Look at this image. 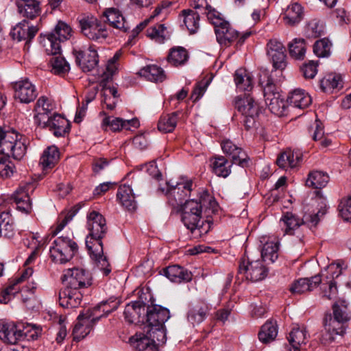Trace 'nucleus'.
<instances>
[{
  "label": "nucleus",
  "instance_id": "47",
  "mask_svg": "<svg viewBox=\"0 0 351 351\" xmlns=\"http://www.w3.org/2000/svg\"><path fill=\"white\" fill-rule=\"evenodd\" d=\"M234 82L241 90L250 91L252 88V78L251 75L245 69H239L234 74Z\"/></svg>",
  "mask_w": 351,
  "mask_h": 351
},
{
  "label": "nucleus",
  "instance_id": "12",
  "mask_svg": "<svg viewBox=\"0 0 351 351\" xmlns=\"http://www.w3.org/2000/svg\"><path fill=\"white\" fill-rule=\"evenodd\" d=\"M79 24L82 33L90 40L101 43L108 36L105 25L93 16L80 17Z\"/></svg>",
  "mask_w": 351,
  "mask_h": 351
},
{
  "label": "nucleus",
  "instance_id": "43",
  "mask_svg": "<svg viewBox=\"0 0 351 351\" xmlns=\"http://www.w3.org/2000/svg\"><path fill=\"white\" fill-rule=\"evenodd\" d=\"M285 226V234H295V231L301 226L303 228L302 219H300L296 215L287 212L282 218Z\"/></svg>",
  "mask_w": 351,
  "mask_h": 351
},
{
  "label": "nucleus",
  "instance_id": "52",
  "mask_svg": "<svg viewBox=\"0 0 351 351\" xmlns=\"http://www.w3.org/2000/svg\"><path fill=\"white\" fill-rule=\"evenodd\" d=\"M290 56L296 60H303L306 53V43L302 38H295L289 45Z\"/></svg>",
  "mask_w": 351,
  "mask_h": 351
},
{
  "label": "nucleus",
  "instance_id": "55",
  "mask_svg": "<svg viewBox=\"0 0 351 351\" xmlns=\"http://www.w3.org/2000/svg\"><path fill=\"white\" fill-rule=\"evenodd\" d=\"M0 222L2 228V236L7 239H12L15 236L16 230L8 213L0 214Z\"/></svg>",
  "mask_w": 351,
  "mask_h": 351
},
{
  "label": "nucleus",
  "instance_id": "28",
  "mask_svg": "<svg viewBox=\"0 0 351 351\" xmlns=\"http://www.w3.org/2000/svg\"><path fill=\"white\" fill-rule=\"evenodd\" d=\"M103 15L111 27L123 32H127L129 30L130 27L129 23L117 8H108L105 10Z\"/></svg>",
  "mask_w": 351,
  "mask_h": 351
},
{
  "label": "nucleus",
  "instance_id": "25",
  "mask_svg": "<svg viewBox=\"0 0 351 351\" xmlns=\"http://www.w3.org/2000/svg\"><path fill=\"white\" fill-rule=\"evenodd\" d=\"M221 148L225 154L232 157L233 163L237 164L243 167L247 166L248 159L246 154L241 147L233 143L232 141L230 140L223 141L221 143Z\"/></svg>",
  "mask_w": 351,
  "mask_h": 351
},
{
  "label": "nucleus",
  "instance_id": "21",
  "mask_svg": "<svg viewBox=\"0 0 351 351\" xmlns=\"http://www.w3.org/2000/svg\"><path fill=\"white\" fill-rule=\"evenodd\" d=\"M147 307V306L141 301L128 304L124 311L125 319L131 324H145Z\"/></svg>",
  "mask_w": 351,
  "mask_h": 351
},
{
  "label": "nucleus",
  "instance_id": "63",
  "mask_svg": "<svg viewBox=\"0 0 351 351\" xmlns=\"http://www.w3.org/2000/svg\"><path fill=\"white\" fill-rule=\"evenodd\" d=\"M147 36L158 43H163L167 36V28L163 24H158L149 28Z\"/></svg>",
  "mask_w": 351,
  "mask_h": 351
},
{
  "label": "nucleus",
  "instance_id": "26",
  "mask_svg": "<svg viewBox=\"0 0 351 351\" xmlns=\"http://www.w3.org/2000/svg\"><path fill=\"white\" fill-rule=\"evenodd\" d=\"M215 32L217 42L223 46L229 45L239 36L238 32L226 21L215 28Z\"/></svg>",
  "mask_w": 351,
  "mask_h": 351
},
{
  "label": "nucleus",
  "instance_id": "29",
  "mask_svg": "<svg viewBox=\"0 0 351 351\" xmlns=\"http://www.w3.org/2000/svg\"><path fill=\"white\" fill-rule=\"evenodd\" d=\"M163 274L171 282L180 283L191 280L193 274L186 269L177 265L163 269Z\"/></svg>",
  "mask_w": 351,
  "mask_h": 351
},
{
  "label": "nucleus",
  "instance_id": "59",
  "mask_svg": "<svg viewBox=\"0 0 351 351\" xmlns=\"http://www.w3.org/2000/svg\"><path fill=\"white\" fill-rule=\"evenodd\" d=\"M110 303H112V308H110L109 306H108V302H104L103 301L95 307L87 310L90 314H93L94 313L95 315H102L101 317H106L108 315L118 308L120 304V301L118 300H111Z\"/></svg>",
  "mask_w": 351,
  "mask_h": 351
},
{
  "label": "nucleus",
  "instance_id": "38",
  "mask_svg": "<svg viewBox=\"0 0 351 351\" xmlns=\"http://www.w3.org/2000/svg\"><path fill=\"white\" fill-rule=\"evenodd\" d=\"M60 158L58 148L54 145L45 149L40 157L39 164L43 169H51L55 166Z\"/></svg>",
  "mask_w": 351,
  "mask_h": 351
},
{
  "label": "nucleus",
  "instance_id": "27",
  "mask_svg": "<svg viewBox=\"0 0 351 351\" xmlns=\"http://www.w3.org/2000/svg\"><path fill=\"white\" fill-rule=\"evenodd\" d=\"M302 161V154L298 151L287 149L282 152L276 160L278 166L284 169L296 168Z\"/></svg>",
  "mask_w": 351,
  "mask_h": 351
},
{
  "label": "nucleus",
  "instance_id": "10",
  "mask_svg": "<svg viewBox=\"0 0 351 351\" xmlns=\"http://www.w3.org/2000/svg\"><path fill=\"white\" fill-rule=\"evenodd\" d=\"M324 330L320 338L322 343L330 345L341 340L347 328V324L332 317L331 313H326L323 319Z\"/></svg>",
  "mask_w": 351,
  "mask_h": 351
},
{
  "label": "nucleus",
  "instance_id": "39",
  "mask_svg": "<svg viewBox=\"0 0 351 351\" xmlns=\"http://www.w3.org/2000/svg\"><path fill=\"white\" fill-rule=\"evenodd\" d=\"M213 172L218 177L226 178L231 173V163L223 156H215L211 160Z\"/></svg>",
  "mask_w": 351,
  "mask_h": 351
},
{
  "label": "nucleus",
  "instance_id": "3",
  "mask_svg": "<svg viewBox=\"0 0 351 351\" xmlns=\"http://www.w3.org/2000/svg\"><path fill=\"white\" fill-rule=\"evenodd\" d=\"M87 228L89 234L86 239V245L88 253L98 269L105 276H108L111 272V267L107 257L104 254L101 241L108 231L106 219L97 211L90 212L87 215Z\"/></svg>",
  "mask_w": 351,
  "mask_h": 351
},
{
  "label": "nucleus",
  "instance_id": "49",
  "mask_svg": "<svg viewBox=\"0 0 351 351\" xmlns=\"http://www.w3.org/2000/svg\"><path fill=\"white\" fill-rule=\"evenodd\" d=\"M328 181L329 177L327 173L315 171L308 174L306 184L313 189H322L326 186Z\"/></svg>",
  "mask_w": 351,
  "mask_h": 351
},
{
  "label": "nucleus",
  "instance_id": "37",
  "mask_svg": "<svg viewBox=\"0 0 351 351\" xmlns=\"http://www.w3.org/2000/svg\"><path fill=\"white\" fill-rule=\"evenodd\" d=\"M195 9L199 10L202 14H205L215 28L224 21L223 19L221 17L220 13L208 5L205 0H198L197 4L195 5Z\"/></svg>",
  "mask_w": 351,
  "mask_h": 351
},
{
  "label": "nucleus",
  "instance_id": "20",
  "mask_svg": "<svg viewBox=\"0 0 351 351\" xmlns=\"http://www.w3.org/2000/svg\"><path fill=\"white\" fill-rule=\"evenodd\" d=\"M13 88L15 98L21 103L29 104L33 101L38 95L35 86L27 79L16 82Z\"/></svg>",
  "mask_w": 351,
  "mask_h": 351
},
{
  "label": "nucleus",
  "instance_id": "57",
  "mask_svg": "<svg viewBox=\"0 0 351 351\" xmlns=\"http://www.w3.org/2000/svg\"><path fill=\"white\" fill-rule=\"evenodd\" d=\"M42 328L32 324H21L23 342L36 340L41 335Z\"/></svg>",
  "mask_w": 351,
  "mask_h": 351
},
{
  "label": "nucleus",
  "instance_id": "45",
  "mask_svg": "<svg viewBox=\"0 0 351 351\" xmlns=\"http://www.w3.org/2000/svg\"><path fill=\"white\" fill-rule=\"evenodd\" d=\"M144 332L147 334L152 341H154L158 348L159 346L165 344L167 341V335L165 326L160 327L145 326L144 328Z\"/></svg>",
  "mask_w": 351,
  "mask_h": 351
},
{
  "label": "nucleus",
  "instance_id": "31",
  "mask_svg": "<svg viewBox=\"0 0 351 351\" xmlns=\"http://www.w3.org/2000/svg\"><path fill=\"white\" fill-rule=\"evenodd\" d=\"M117 197L119 203L128 210L133 211L136 208L135 195L130 185L121 184L118 189Z\"/></svg>",
  "mask_w": 351,
  "mask_h": 351
},
{
  "label": "nucleus",
  "instance_id": "15",
  "mask_svg": "<svg viewBox=\"0 0 351 351\" xmlns=\"http://www.w3.org/2000/svg\"><path fill=\"white\" fill-rule=\"evenodd\" d=\"M76 64L83 72L93 70L99 62V56L95 47L90 46L84 50H73Z\"/></svg>",
  "mask_w": 351,
  "mask_h": 351
},
{
  "label": "nucleus",
  "instance_id": "19",
  "mask_svg": "<svg viewBox=\"0 0 351 351\" xmlns=\"http://www.w3.org/2000/svg\"><path fill=\"white\" fill-rule=\"evenodd\" d=\"M54 106L51 100L45 96H41L36 101L34 111V121L37 125L45 128L46 123L52 116Z\"/></svg>",
  "mask_w": 351,
  "mask_h": 351
},
{
  "label": "nucleus",
  "instance_id": "46",
  "mask_svg": "<svg viewBox=\"0 0 351 351\" xmlns=\"http://www.w3.org/2000/svg\"><path fill=\"white\" fill-rule=\"evenodd\" d=\"M121 56V52L117 51L112 58H110L106 64L105 69L100 74V79H102V82H110L112 80L113 75L117 71V62Z\"/></svg>",
  "mask_w": 351,
  "mask_h": 351
},
{
  "label": "nucleus",
  "instance_id": "34",
  "mask_svg": "<svg viewBox=\"0 0 351 351\" xmlns=\"http://www.w3.org/2000/svg\"><path fill=\"white\" fill-rule=\"evenodd\" d=\"M304 15L302 6L297 3H291L283 14L285 23L289 26L298 25L302 19Z\"/></svg>",
  "mask_w": 351,
  "mask_h": 351
},
{
  "label": "nucleus",
  "instance_id": "18",
  "mask_svg": "<svg viewBox=\"0 0 351 351\" xmlns=\"http://www.w3.org/2000/svg\"><path fill=\"white\" fill-rule=\"evenodd\" d=\"M21 324L0 322V339L4 343L17 345L23 343Z\"/></svg>",
  "mask_w": 351,
  "mask_h": 351
},
{
  "label": "nucleus",
  "instance_id": "42",
  "mask_svg": "<svg viewBox=\"0 0 351 351\" xmlns=\"http://www.w3.org/2000/svg\"><path fill=\"white\" fill-rule=\"evenodd\" d=\"M179 112H174L160 117L158 123V129L163 133L172 132L176 127Z\"/></svg>",
  "mask_w": 351,
  "mask_h": 351
},
{
  "label": "nucleus",
  "instance_id": "30",
  "mask_svg": "<svg viewBox=\"0 0 351 351\" xmlns=\"http://www.w3.org/2000/svg\"><path fill=\"white\" fill-rule=\"evenodd\" d=\"M209 311L208 305L203 301L193 304L187 313L188 321L193 326L199 324L206 318Z\"/></svg>",
  "mask_w": 351,
  "mask_h": 351
},
{
  "label": "nucleus",
  "instance_id": "61",
  "mask_svg": "<svg viewBox=\"0 0 351 351\" xmlns=\"http://www.w3.org/2000/svg\"><path fill=\"white\" fill-rule=\"evenodd\" d=\"M331 43L327 38L317 40L313 45V52L319 58L328 57L330 54Z\"/></svg>",
  "mask_w": 351,
  "mask_h": 351
},
{
  "label": "nucleus",
  "instance_id": "60",
  "mask_svg": "<svg viewBox=\"0 0 351 351\" xmlns=\"http://www.w3.org/2000/svg\"><path fill=\"white\" fill-rule=\"evenodd\" d=\"M39 238L40 236L38 233H31L29 237L27 239V241H28L27 245L29 247H32L33 249V251L26 260V265L31 263L35 259V257L38 253V250L43 245V243L41 241L39 240Z\"/></svg>",
  "mask_w": 351,
  "mask_h": 351
},
{
  "label": "nucleus",
  "instance_id": "4",
  "mask_svg": "<svg viewBox=\"0 0 351 351\" xmlns=\"http://www.w3.org/2000/svg\"><path fill=\"white\" fill-rule=\"evenodd\" d=\"M64 287L59 292V302L64 308L77 307L82 302L85 289L92 285V278L84 269H66L62 276Z\"/></svg>",
  "mask_w": 351,
  "mask_h": 351
},
{
  "label": "nucleus",
  "instance_id": "48",
  "mask_svg": "<svg viewBox=\"0 0 351 351\" xmlns=\"http://www.w3.org/2000/svg\"><path fill=\"white\" fill-rule=\"evenodd\" d=\"M278 335V326L276 322H267L262 326L258 332L259 340L264 343H268L273 341Z\"/></svg>",
  "mask_w": 351,
  "mask_h": 351
},
{
  "label": "nucleus",
  "instance_id": "56",
  "mask_svg": "<svg viewBox=\"0 0 351 351\" xmlns=\"http://www.w3.org/2000/svg\"><path fill=\"white\" fill-rule=\"evenodd\" d=\"M320 88L326 93L340 89L342 88L341 78L339 75H328L320 81Z\"/></svg>",
  "mask_w": 351,
  "mask_h": 351
},
{
  "label": "nucleus",
  "instance_id": "2",
  "mask_svg": "<svg viewBox=\"0 0 351 351\" xmlns=\"http://www.w3.org/2000/svg\"><path fill=\"white\" fill-rule=\"evenodd\" d=\"M342 263L340 261L332 263L320 275L295 280L290 287L291 292L293 294H302L306 291H311L321 285L322 298L328 300L336 298L338 293L336 279L342 274Z\"/></svg>",
  "mask_w": 351,
  "mask_h": 351
},
{
  "label": "nucleus",
  "instance_id": "32",
  "mask_svg": "<svg viewBox=\"0 0 351 351\" xmlns=\"http://www.w3.org/2000/svg\"><path fill=\"white\" fill-rule=\"evenodd\" d=\"M45 128H49L57 137L64 136L69 131V124L66 119L58 114H53L49 117Z\"/></svg>",
  "mask_w": 351,
  "mask_h": 351
},
{
  "label": "nucleus",
  "instance_id": "8",
  "mask_svg": "<svg viewBox=\"0 0 351 351\" xmlns=\"http://www.w3.org/2000/svg\"><path fill=\"white\" fill-rule=\"evenodd\" d=\"M191 180L176 182V184L171 182H167L165 186L160 187L159 190L166 195L169 204L178 210L184 206L186 201V198L191 191Z\"/></svg>",
  "mask_w": 351,
  "mask_h": 351
},
{
  "label": "nucleus",
  "instance_id": "11",
  "mask_svg": "<svg viewBox=\"0 0 351 351\" xmlns=\"http://www.w3.org/2000/svg\"><path fill=\"white\" fill-rule=\"evenodd\" d=\"M234 106L243 116V121L245 128L247 130L253 128L260 111L258 104L250 95H245L235 97Z\"/></svg>",
  "mask_w": 351,
  "mask_h": 351
},
{
  "label": "nucleus",
  "instance_id": "17",
  "mask_svg": "<svg viewBox=\"0 0 351 351\" xmlns=\"http://www.w3.org/2000/svg\"><path fill=\"white\" fill-rule=\"evenodd\" d=\"M286 49L283 44L276 39H271L267 45V53L275 69H284L286 66Z\"/></svg>",
  "mask_w": 351,
  "mask_h": 351
},
{
  "label": "nucleus",
  "instance_id": "7",
  "mask_svg": "<svg viewBox=\"0 0 351 351\" xmlns=\"http://www.w3.org/2000/svg\"><path fill=\"white\" fill-rule=\"evenodd\" d=\"M71 27L63 21H58L54 29L46 34L43 40V46L48 55H58L60 53V43L70 39L72 36Z\"/></svg>",
  "mask_w": 351,
  "mask_h": 351
},
{
  "label": "nucleus",
  "instance_id": "64",
  "mask_svg": "<svg viewBox=\"0 0 351 351\" xmlns=\"http://www.w3.org/2000/svg\"><path fill=\"white\" fill-rule=\"evenodd\" d=\"M338 210L339 215L344 221H351V196L340 201Z\"/></svg>",
  "mask_w": 351,
  "mask_h": 351
},
{
  "label": "nucleus",
  "instance_id": "44",
  "mask_svg": "<svg viewBox=\"0 0 351 351\" xmlns=\"http://www.w3.org/2000/svg\"><path fill=\"white\" fill-rule=\"evenodd\" d=\"M188 59V51L182 47L171 49L167 57L168 62L175 66L184 65Z\"/></svg>",
  "mask_w": 351,
  "mask_h": 351
},
{
  "label": "nucleus",
  "instance_id": "9",
  "mask_svg": "<svg viewBox=\"0 0 351 351\" xmlns=\"http://www.w3.org/2000/svg\"><path fill=\"white\" fill-rule=\"evenodd\" d=\"M77 249L74 241L66 237H59L50 247V256L53 262L64 264L72 259Z\"/></svg>",
  "mask_w": 351,
  "mask_h": 351
},
{
  "label": "nucleus",
  "instance_id": "16",
  "mask_svg": "<svg viewBox=\"0 0 351 351\" xmlns=\"http://www.w3.org/2000/svg\"><path fill=\"white\" fill-rule=\"evenodd\" d=\"M36 187L35 182H27L21 184L12 195V199L16 203L17 208L22 212L28 213L32 210V204L29 195Z\"/></svg>",
  "mask_w": 351,
  "mask_h": 351
},
{
  "label": "nucleus",
  "instance_id": "58",
  "mask_svg": "<svg viewBox=\"0 0 351 351\" xmlns=\"http://www.w3.org/2000/svg\"><path fill=\"white\" fill-rule=\"evenodd\" d=\"M309 132L312 133V138L315 141H320V144L323 147H327L331 144V141L327 138H323L324 127L319 120H315L314 124L308 129Z\"/></svg>",
  "mask_w": 351,
  "mask_h": 351
},
{
  "label": "nucleus",
  "instance_id": "23",
  "mask_svg": "<svg viewBox=\"0 0 351 351\" xmlns=\"http://www.w3.org/2000/svg\"><path fill=\"white\" fill-rule=\"evenodd\" d=\"M38 31V27L36 25L30 24L28 21L24 19L12 29L10 36L19 42L25 40L28 43L34 38Z\"/></svg>",
  "mask_w": 351,
  "mask_h": 351
},
{
  "label": "nucleus",
  "instance_id": "62",
  "mask_svg": "<svg viewBox=\"0 0 351 351\" xmlns=\"http://www.w3.org/2000/svg\"><path fill=\"white\" fill-rule=\"evenodd\" d=\"M51 63L52 66V71L55 74H64L67 73L70 69V66L68 62H66L65 59L60 56L53 57L51 60Z\"/></svg>",
  "mask_w": 351,
  "mask_h": 351
},
{
  "label": "nucleus",
  "instance_id": "14",
  "mask_svg": "<svg viewBox=\"0 0 351 351\" xmlns=\"http://www.w3.org/2000/svg\"><path fill=\"white\" fill-rule=\"evenodd\" d=\"M101 316L94 313L90 314L88 310L81 313L77 317V322L73 330V339L80 341L87 336Z\"/></svg>",
  "mask_w": 351,
  "mask_h": 351
},
{
  "label": "nucleus",
  "instance_id": "36",
  "mask_svg": "<svg viewBox=\"0 0 351 351\" xmlns=\"http://www.w3.org/2000/svg\"><path fill=\"white\" fill-rule=\"evenodd\" d=\"M130 341L137 351H158L156 344L144 331L136 333L134 337L130 338Z\"/></svg>",
  "mask_w": 351,
  "mask_h": 351
},
{
  "label": "nucleus",
  "instance_id": "6",
  "mask_svg": "<svg viewBox=\"0 0 351 351\" xmlns=\"http://www.w3.org/2000/svg\"><path fill=\"white\" fill-rule=\"evenodd\" d=\"M26 153V145L21 136L14 130L0 127V154L15 160H21Z\"/></svg>",
  "mask_w": 351,
  "mask_h": 351
},
{
  "label": "nucleus",
  "instance_id": "53",
  "mask_svg": "<svg viewBox=\"0 0 351 351\" xmlns=\"http://www.w3.org/2000/svg\"><path fill=\"white\" fill-rule=\"evenodd\" d=\"M19 11L23 16L30 19H34L40 14L41 9L39 1L36 0H29L28 3L22 5H18Z\"/></svg>",
  "mask_w": 351,
  "mask_h": 351
},
{
  "label": "nucleus",
  "instance_id": "51",
  "mask_svg": "<svg viewBox=\"0 0 351 351\" xmlns=\"http://www.w3.org/2000/svg\"><path fill=\"white\" fill-rule=\"evenodd\" d=\"M332 317L347 324L351 318L347 302L345 300L338 301L332 305Z\"/></svg>",
  "mask_w": 351,
  "mask_h": 351
},
{
  "label": "nucleus",
  "instance_id": "24",
  "mask_svg": "<svg viewBox=\"0 0 351 351\" xmlns=\"http://www.w3.org/2000/svg\"><path fill=\"white\" fill-rule=\"evenodd\" d=\"M307 331L304 327L295 326L287 337L289 345H285L284 351H300L302 345L306 343Z\"/></svg>",
  "mask_w": 351,
  "mask_h": 351
},
{
  "label": "nucleus",
  "instance_id": "33",
  "mask_svg": "<svg viewBox=\"0 0 351 351\" xmlns=\"http://www.w3.org/2000/svg\"><path fill=\"white\" fill-rule=\"evenodd\" d=\"M311 96L302 89L294 90L287 99L288 108L291 106L299 109L307 108L311 104Z\"/></svg>",
  "mask_w": 351,
  "mask_h": 351
},
{
  "label": "nucleus",
  "instance_id": "40",
  "mask_svg": "<svg viewBox=\"0 0 351 351\" xmlns=\"http://www.w3.org/2000/svg\"><path fill=\"white\" fill-rule=\"evenodd\" d=\"M109 82H102L100 79V85L102 86V102L106 105V108L112 110L114 109L118 98L117 90L114 87L107 85Z\"/></svg>",
  "mask_w": 351,
  "mask_h": 351
},
{
  "label": "nucleus",
  "instance_id": "1",
  "mask_svg": "<svg viewBox=\"0 0 351 351\" xmlns=\"http://www.w3.org/2000/svg\"><path fill=\"white\" fill-rule=\"evenodd\" d=\"M218 204L207 191H204L199 200L186 201L178 210H182V221L195 238L206 235L210 230L211 215L217 211Z\"/></svg>",
  "mask_w": 351,
  "mask_h": 351
},
{
  "label": "nucleus",
  "instance_id": "54",
  "mask_svg": "<svg viewBox=\"0 0 351 351\" xmlns=\"http://www.w3.org/2000/svg\"><path fill=\"white\" fill-rule=\"evenodd\" d=\"M278 242L267 241L263 247L261 257L263 261L274 263L278 257Z\"/></svg>",
  "mask_w": 351,
  "mask_h": 351
},
{
  "label": "nucleus",
  "instance_id": "5",
  "mask_svg": "<svg viewBox=\"0 0 351 351\" xmlns=\"http://www.w3.org/2000/svg\"><path fill=\"white\" fill-rule=\"evenodd\" d=\"M260 84L263 87L265 101L271 112L279 117L285 115L288 104L281 97L273 79L264 73L260 77Z\"/></svg>",
  "mask_w": 351,
  "mask_h": 351
},
{
  "label": "nucleus",
  "instance_id": "41",
  "mask_svg": "<svg viewBox=\"0 0 351 351\" xmlns=\"http://www.w3.org/2000/svg\"><path fill=\"white\" fill-rule=\"evenodd\" d=\"M138 74L147 80L154 82H162L166 78L163 69L155 64L147 65L142 68L138 71Z\"/></svg>",
  "mask_w": 351,
  "mask_h": 351
},
{
  "label": "nucleus",
  "instance_id": "22",
  "mask_svg": "<svg viewBox=\"0 0 351 351\" xmlns=\"http://www.w3.org/2000/svg\"><path fill=\"white\" fill-rule=\"evenodd\" d=\"M169 311L160 305L147 306L145 323L146 326H162L169 319Z\"/></svg>",
  "mask_w": 351,
  "mask_h": 351
},
{
  "label": "nucleus",
  "instance_id": "13",
  "mask_svg": "<svg viewBox=\"0 0 351 351\" xmlns=\"http://www.w3.org/2000/svg\"><path fill=\"white\" fill-rule=\"evenodd\" d=\"M262 260L250 261L242 258L239 262V275H243L246 280L252 282L264 279L267 274V270Z\"/></svg>",
  "mask_w": 351,
  "mask_h": 351
},
{
  "label": "nucleus",
  "instance_id": "50",
  "mask_svg": "<svg viewBox=\"0 0 351 351\" xmlns=\"http://www.w3.org/2000/svg\"><path fill=\"white\" fill-rule=\"evenodd\" d=\"M184 23L191 34L197 32L199 27V13L191 10H183Z\"/></svg>",
  "mask_w": 351,
  "mask_h": 351
},
{
  "label": "nucleus",
  "instance_id": "35",
  "mask_svg": "<svg viewBox=\"0 0 351 351\" xmlns=\"http://www.w3.org/2000/svg\"><path fill=\"white\" fill-rule=\"evenodd\" d=\"M137 124L138 121L136 119L124 121L122 119L113 117H106L102 121V127L104 130H110L112 132L119 131L122 128L128 130L131 125L135 127Z\"/></svg>",
  "mask_w": 351,
  "mask_h": 351
}]
</instances>
